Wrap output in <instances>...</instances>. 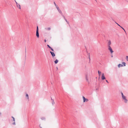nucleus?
Segmentation results:
<instances>
[{"mask_svg":"<svg viewBox=\"0 0 128 128\" xmlns=\"http://www.w3.org/2000/svg\"><path fill=\"white\" fill-rule=\"evenodd\" d=\"M58 12L60 14H62V12L60 10V9H59L58 10Z\"/></svg>","mask_w":128,"mask_h":128,"instance_id":"17","label":"nucleus"},{"mask_svg":"<svg viewBox=\"0 0 128 128\" xmlns=\"http://www.w3.org/2000/svg\"><path fill=\"white\" fill-rule=\"evenodd\" d=\"M64 20L66 22H67V21L66 18L64 19Z\"/></svg>","mask_w":128,"mask_h":128,"instance_id":"27","label":"nucleus"},{"mask_svg":"<svg viewBox=\"0 0 128 128\" xmlns=\"http://www.w3.org/2000/svg\"><path fill=\"white\" fill-rule=\"evenodd\" d=\"M15 2H16V4H17V3H18L16 2V1L15 0Z\"/></svg>","mask_w":128,"mask_h":128,"instance_id":"30","label":"nucleus"},{"mask_svg":"<svg viewBox=\"0 0 128 128\" xmlns=\"http://www.w3.org/2000/svg\"><path fill=\"white\" fill-rule=\"evenodd\" d=\"M120 27L124 30V32H126V31L124 29V28H123L122 27H121V26Z\"/></svg>","mask_w":128,"mask_h":128,"instance_id":"23","label":"nucleus"},{"mask_svg":"<svg viewBox=\"0 0 128 128\" xmlns=\"http://www.w3.org/2000/svg\"><path fill=\"white\" fill-rule=\"evenodd\" d=\"M102 80H104L106 79V78L104 76V73H102Z\"/></svg>","mask_w":128,"mask_h":128,"instance_id":"7","label":"nucleus"},{"mask_svg":"<svg viewBox=\"0 0 128 128\" xmlns=\"http://www.w3.org/2000/svg\"><path fill=\"white\" fill-rule=\"evenodd\" d=\"M113 56H112V57Z\"/></svg>","mask_w":128,"mask_h":128,"instance_id":"38","label":"nucleus"},{"mask_svg":"<svg viewBox=\"0 0 128 128\" xmlns=\"http://www.w3.org/2000/svg\"><path fill=\"white\" fill-rule=\"evenodd\" d=\"M16 6L18 8L20 9H21L20 6V4L18 3H17Z\"/></svg>","mask_w":128,"mask_h":128,"instance_id":"9","label":"nucleus"},{"mask_svg":"<svg viewBox=\"0 0 128 128\" xmlns=\"http://www.w3.org/2000/svg\"><path fill=\"white\" fill-rule=\"evenodd\" d=\"M122 64H123V66H126V64L125 62H122Z\"/></svg>","mask_w":128,"mask_h":128,"instance_id":"19","label":"nucleus"},{"mask_svg":"<svg viewBox=\"0 0 128 128\" xmlns=\"http://www.w3.org/2000/svg\"><path fill=\"white\" fill-rule=\"evenodd\" d=\"M82 98L84 102H87L88 101V100L86 98H85L84 96H82Z\"/></svg>","mask_w":128,"mask_h":128,"instance_id":"4","label":"nucleus"},{"mask_svg":"<svg viewBox=\"0 0 128 128\" xmlns=\"http://www.w3.org/2000/svg\"><path fill=\"white\" fill-rule=\"evenodd\" d=\"M36 35V36H37V37L38 38H39V33H38V26L37 27Z\"/></svg>","mask_w":128,"mask_h":128,"instance_id":"2","label":"nucleus"},{"mask_svg":"<svg viewBox=\"0 0 128 128\" xmlns=\"http://www.w3.org/2000/svg\"><path fill=\"white\" fill-rule=\"evenodd\" d=\"M26 97L27 98V99L28 100H29V97L28 96V94H26Z\"/></svg>","mask_w":128,"mask_h":128,"instance_id":"16","label":"nucleus"},{"mask_svg":"<svg viewBox=\"0 0 128 128\" xmlns=\"http://www.w3.org/2000/svg\"><path fill=\"white\" fill-rule=\"evenodd\" d=\"M40 128H42V127L41 126H40Z\"/></svg>","mask_w":128,"mask_h":128,"instance_id":"33","label":"nucleus"},{"mask_svg":"<svg viewBox=\"0 0 128 128\" xmlns=\"http://www.w3.org/2000/svg\"><path fill=\"white\" fill-rule=\"evenodd\" d=\"M46 40H44V42H46Z\"/></svg>","mask_w":128,"mask_h":128,"instance_id":"34","label":"nucleus"},{"mask_svg":"<svg viewBox=\"0 0 128 128\" xmlns=\"http://www.w3.org/2000/svg\"><path fill=\"white\" fill-rule=\"evenodd\" d=\"M126 58L128 59L127 60H128V56H126Z\"/></svg>","mask_w":128,"mask_h":128,"instance_id":"25","label":"nucleus"},{"mask_svg":"<svg viewBox=\"0 0 128 128\" xmlns=\"http://www.w3.org/2000/svg\"><path fill=\"white\" fill-rule=\"evenodd\" d=\"M26 57V55H25V57Z\"/></svg>","mask_w":128,"mask_h":128,"instance_id":"36","label":"nucleus"},{"mask_svg":"<svg viewBox=\"0 0 128 128\" xmlns=\"http://www.w3.org/2000/svg\"><path fill=\"white\" fill-rule=\"evenodd\" d=\"M116 24H117L118 26H120L121 27V26H120V25H119L117 23H116Z\"/></svg>","mask_w":128,"mask_h":128,"instance_id":"26","label":"nucleus"},{"mask_svg":"<svg viewBox=\"0 0 128 128\" xmlns=\"http://www.w3.org/2000/svg\"><path fill=\"white\" fill-rule=\"evenodd\" d=\"M98 74H99V76H100V75L101 74V72H100L99 71V70L98 71Z\"/></svg>","mask_w":128,"mask_h":128,"instance_id":"18","label":"nucleus"},{"mask_svg":"<svg viewBox=\"0 0 128 128\" xmlns=\"http://www.w3.org/2000/svg\"><path fill=\"white\" fill-rule=\"evenodd\" d=\"M26 52V51H25Z\"/></svg>","mask_w":128,"mask_h":128,"instance_id":"35","label":"nucleus"},{"mask_svg":"<svg viewBox=\"0 0 128 128\" xmlns=\"http://www.w3.org/2000/svg\"><path fill=\"white\" fill-rule=\"evenodd\" d=\"M50 30V28H46V30Z\"/></svg>","mask_w":128,"mask_h":128,"instance_id":"20","label":"nucleus"},{"mask_svg":"<svg viewBox=\"0 0 128 128\" xmlns=\"http://www.w3.org/2000/svg\"><path fill=\"white\" fill-rule=\"evenodd\" d=\"M62 16L64 18V19H66V18H65V16L63 15H62Z\"/></svg>","mask_w":128,"mask_h":128,"instance_id":"24","label":"nucleus"},{"mask_svg":"<svg viewBox=\"0 0 128 128\" xmlns=\"http://www.w3.org/2000/svg\"><path fill=\"white\" fill-rule=\"evenodd\" d=\"M86 81L88 82V84L90 83V81L88 79V75H86Z\"/></svg>","mask_w":128,"mask_h":128,"instance_id":"3","label":"nucleus"},{"mask_svg":"<svg viewBox=\"0 0 128 128\" xmlns=\"http://www.w3.org/2000/svg\"><path fill=\"white\" fill-rule=\"evenodd\" d=\"M123 66V65L122 64H119L118 65V67L120 68V67H122Z\"/></svg>","mask_w":128,"mask_h":128,"instance_id":"10","label":"nucleus"},{"mask_svg":"<svg viewBox=\"0 0 128 128\" xmlns=\"http://www.w3.org/2000/svg\"><path fill=\"white\" fill-rule=\"evenodd\" d=\"M108 49L110 51L111 53H112L113 52V51L110 46L108 47Z\"/></svg>","mask_w":128,"mask_h":128,"instance_id":"5","label":"nucleus"},{"mask_svg":"<svg viewBox=\"0 0 128 128\" xmlns=\"http://www.w3.org/2000/svg\"><path fill=\"white\" fill-rule=\"evenodd\" d=\"M54 4L55 5V6H58L56 4L55 2H54Z\"/></svg>","mask_w":128,"mask_h":128,"instance_id":"22","label":"nucleus"},{"mask_svg":"<svg viewBox=\"0 0 128 128\" xmlns=\"http://www.w3.org/2000/svg\"><path fill=\"white\" fill-rule=\"evenodd\" d=\"M41 119L42 120H45L46 118L44 117H42L41 118Z\"/></svg>","mask_w":128,"mask_h":128,"instance_id":"12","label":"nucleus"},{"mask_svg":"<svg viewBox=\"0 0 128 128\" xmlns=\"http://www.w3.org/2000/svg\"><path fill=\"white\" fill-rule=\"evenodd\" d=\"M1 114V113L0 112V114Z\"/></svg>","mask_w":128,"mask_h":128,"instance_id":"37","label":"nucleus"},{"mask_svg":"<svg viewBox=\"0 0 128 128\" xmlns=\"http://www.w3.org/2000/svg\"><path fill=\"white\" fill-rule=\"evenodd\" d=\"M111 42L110 40L108 41V47H110V45L111 44Z\"/></svg>","mask_w":128,"mask_h":128,"instance_id":"6","label":"nucleus"},{"mask_svg":"<svg viewBox=\"0 0 128 128\" xmlns=\"http://www.w3.org/2000/svg\"><path fill=\"white\" fill-rule=\"evenodd\" d=\"M51 100L52 101V105H53L54 104V100L53 99H52V98H51Z\"/></svg>","mask_w":128,"mask_h":128,"instance_id":"11","label":"nucleus"},{"mask_svg":"<svg viewBox=\"0 0 128 128\" xmlns=\"http://www.w3.org/2000/svg\"><path fill=\"white\" fill-rule=\"evenodd\" d=\"M106 81L108 83V81L107 80H106Z\"/></svg>","mask_w":128,"mask_h":128,"instance_id":"28","label":"nucleus"},{"mask_svg":"<svg viewBox=\"0 0 128 128\" xmlns=\"http://www.w3.org/2000/svg\"><path fill=\"white\" fill-rule=\"evenodd\" d=\"M67 22V23L68 24H69V22H68V21H67V22Z\"/></svg>","mask_w":128,"mask_h":128,"instance_id":"32","label":"nucleus"},{"mask_svg":"<svg viewBox=\"0 0 128 128\" xmlns=\"http://www.w3.org/2000/svg\"><path fill=\"white\" fill-rule=\"evenodd\" d=\"M89 60L90 61V55H89Z\"/></svg>","mask_w":128,"mask_h":128,"instance_id":"29","label":"nucleus"},{"mask_svg":"<svg viewBox=\"0 0 128 128\" xmlns=\"http://www.w3.org/2000/svg\"><path fill=\"white\" fill-rule=\"evenodd\" d=\"M122 98V101L125 103H126L128 102V100L126 98V97L124 95L122 92H121Z\"/></svg>","mask_w":128,"mask_h":128,"instance_id":"1","label":"nucleus"},{"mask_svg":"<svg viewBox=\"0 0 128 128\" xmlns=\"http://www.w3.org/2000/svg\"><path fill=\"white\" fill-rule=\"evenodd\" d=\"M13 121H14V122L12 124L14 125H15L16 124V123L15 122V119L14 118L13 119Z\"/></svg>","mask_w":128,"mask_h":128,"instance_id":"14","label":"nucleus"},{"mask_svg":"<svg viewBox=\"0 0 128 128\" xmlns=\"http://www.w3.org/2000/svg\"><path fill=\"white\" fill-rule=\"evenodd\" d=\"M12 118H13V119L14 118L12 116Z\"/></svg>","mask_w":128,"mask_h":128,"instance_id":"31","label":"nucleus"},{"mask_svg":"<svg viewBox=\"0 0 128 128\" xmlns=\"http://www.w3.org/2000/svg\"><path fill=\"white\" fill-rule=\"evenodd\" d=\"M56 8L57 10H58L59 9L58 7V6H56Z\"/></svg>","mask_w":128,"mask_h":128,"instance_id":"21","label":"nucleus"},{"mask_svg":"<svg viewBox=\"0 0 128 128\" xmlns=\"http://www.w3.org/2000/svg\"><path fill=\"white\" fill-rule=\"evenodd\" d=\"M47 46L50 49H51V50L52 51H54V50L52 48H51L50 46L48 44L47 45Z\"/></svg>","mask_w":128,"mask_h":128,"instance_id":"13","label":"nucleus"},{"mask_svg":"<svg viewBox=\"0 0 128 128\" xmlns=\"http://www.w3.org/2000/svg\"><path fill=\"white\" fill-rule=\"evenodd\" d=\"M50 52L51 55H52V56L53 57H54V56H55V54L53 52H52L50 51Z\"/></svg>","mask_w":128,"mask_h":128,"instance_id":"8","label":"nucleus"},{"mask_svg":"<svg viewBox=\"0 0 128 128\" xmlns=\"http://www.w3.org/2000/svg\"><path fill=\"white\" fill-rule=\"evenodd\" d=\"M58 62V60L57 59H56L54 62L56 64Z\"/></svg>","mask_w":128,"mask_h":128,"instance_id":"15","label":"nucleus"}]
</instances>
